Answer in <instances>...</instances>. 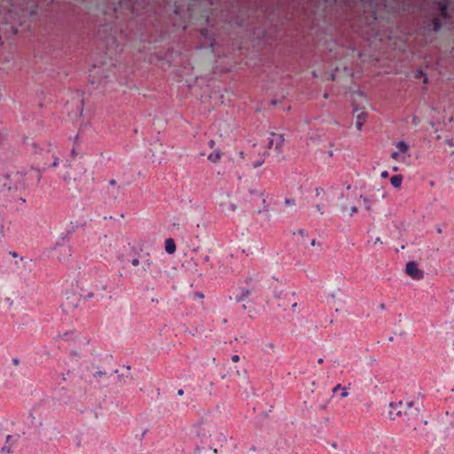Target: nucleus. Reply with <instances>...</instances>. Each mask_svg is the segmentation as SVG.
Returning a JSON list of instances; mask_svg holds the SVG:
<instances>
[{
  "mask_svg": "<svg viewBox=\"0 0 454 454\" xmlns=\"http://www.w3.org/2000/svg\"><path fill=\"white\" fill-rule=\"evenodd\" d=\"M4 226L2 224H0V229L3 230ZM3 237V231H0V239H2Z\"/></svg>",
  "mask_w": 454,
  "mask_h": 454,
  "instance_id": "37",
  "label": "nucleus"
},
{
  "mask_svg": "<svg viewBox=\"0 0 454 454\" xmlns=\"http://www.w3.org/2000/svg\"><path fill=\"white\" fill-rule=\"evenodd\" d=\"M311 246L315 247V246H320V243L317 242L316 239H312L311 240Z\"/></svg>",
  "mask_w": 454,
  "mask_h": 454,
  "instance_id": "30",
  "label": "nucleus"
},
{
  "mask_svg": "<svg viewBox=\"0 0 454 454\" xmlns=\"http://www.w3.org/2000/svg\"><path fill=\"white\" fill-rule=\"evenodd\" d=\"M285 204L286 206H294L295 205V200L294 199H286L285 200Z\"/></svg>",
  "mask_w": 454,
  "mask_h": 454,
  "instance_id": "18",
  "label": "nucleus"
},
{
  "mask_svg": "<svg viewBox=\"0 0 454 454\" xmlns=\"http://www.w3.org/2000/svg\"><path fill=\"white\" fill-rule=\"evenodd\" d=\"M395 146H396L397 152L403 155H405L409 150V145L403 141L398 142Z\"/></svg>",
  "mask_w": 454,
  "mask_h": 454,
  "instance_id": "11",
  "label": "nucleus"
},
{
  "mask_svg": "<svg viewBox=\"0 0 454 454\" xmlns=\"http://www.w3.org/2000/svg\"><path fill=\"white\" fill-rule=\"evenodd\" d=\"M64 180H65L67 184H69V183H70V181H71V177H70L69 176H64Z\"/></svg>",
  "mask_w": 454,
  "mask_h": 454,
  "instance_id": "29",
  "label": "nucleus"
},
{
  "mask_svg": "<svg viewBox=\"0 0 454 454\" xmlns=\"http://www.w3.org/2000/svg\"><path fill=\"white\" fill-rule=\"evenodd\" d=\"M267 154H268V153H267L266 152H264V153H263V155L261 157V159H260V160H256V161L253 164V167H254V168H258V167L262 166V165L264 163V161H265V157H266V155H267Z\"/></svg>",
  "mask_w": 454,
  "mask_h": 454,
  "instance_id": "16",
  "label": "nucleus"
},
{
  "mask_svg": "<svg viewBox=\"0 0 454 454\" xmlns=\"http://www.w3.org/2000/svg\"><path fill=\"white\" fill-rule=\"evenodd\" d=\"M357 213V207H352L350 209V215H353L354 214Z\"/></svg>",
  "mask_w": 454,
  "mask_h": 454,
  "instance_id": "24",
  "label": "nucleus"
},
{
  "mask_svg": "<svg viewBox=\"0 0 454 454\" xmlns=\"http://www.w3.org/2000/svg\"><path fill=\"white\" fill-rule=\"evenodd\" d=\"M12 364H13L15 366H17V365H19V364H20V360H19V359H17V358H13V359L12 360Z\"/></svg>",
  "mask_w": 454,
  "mask_h": 454,
  "instance_id": "26",
  "label": "nucleus"
},
{
  "mask_svg": "<svg viewBox=\"0 0 454 454\" xmlns=\"http://www.w3.org/2000/svg\"><path fill=\"white\" fill-rule=\"evenodd\" d=\"M393 170H394V171H397V170H398V168H397V167H394V168H393Z\"/></svg>",
  "mask_w": 454,
  "mask_h": 454,
  "instance_id": "46",
  "label": "nucleus"
},
{
  "mask_svg": "<svg viewBox=\"0 0 454 454\" xmlns=\"http://www.w3.org/2000/svg\"><path fill=\"white\" fill-rule=\"evenodd\" d=\"M332 446H333V448H336V447H337L336 442H333V443H332Z\"/></svg>",
  "mask_w": 454,
  "mask_h": 454,
  "instance_id": "44",
  "label": "nucleus"
},
{
  "mask_svg": "<svg viewBox=\"0 0 454 454\" xmlns=\"http://www.w3.org/2000/svg\"><path fill=\"white\" fill-rule=\"evenodd\" d=\"M239 157H240V159H241V160H244V159H245L244 152L240 151V152L239 153Z\"/></svg>",
  "mask_w": 454,
  "mask_h": 454,
  "instance_id": "33",
  "label": "nucleus"
},
{
  "mask_svg": "<svg viewBox=\"0 0 454 454\" xmlns=\"http://www.w3.org/2000/svg\"><path fill=\"white\" fill-rule=\"evenodd\" d=\"M228 210L231 212H235L237 210V206L234 203H231L229 205Z\"/></svg>",
  "mask_w": 454,
  "mask_h": 454,
  "instance_id": "19",
  "label": "nucleus"
},
{
  "mask_svg": "<svg viewBox=\"0 0 454 454\" xmlns=\"http://www.w3.org/2000/svg\"><path fill=\"white\" fill-rule=\"evenodd\" d=\"M20 439V435L8 434L4 445L1 449V452L11 454L12 453V448L16 445Z\"/></svg>",
  "mask_w": 454,
  "mask_h": 454,
  "instance_id": "6",
  "label": "nucleus"
},
{
  "mask_svg": "<svg viewBox=\"0 0 454 454\" xmlns=\"http://www.w3.org/2000/svg\"><path fill=\"white\" fill-rule=\"evenodd\" d=\"M92 72L94 73L93 75H95L97 74V67L96 66H94Z\"/></svg>",
  "mask_w": 454,
  "mask_h": 454,
  "instance_id": "40",
  "label": "nucleus"
},
{
  "mask_svg": "<svg viewBox=\"0 0 454 454\" xmlns=\"http://www.w3.org/2000/svg\"><path fill=\"white\" fill-rule=\"evenodd\" d=\"M438 17L433 18V29L437 32L441 26V20H446L448 16L447 9L449 6V0H437L435 2Z\"/></svg>",
  "mask_w": 454,
  "mask_h": 454,
  "instance_id": "2",
  "label": "nucleus"
},
{
  "mask_svg": "<svg viewBox=\"0 0 454 454\" xmlns=\"http://www.w3.org/2000/svg\"><path fill=\"white\" fill-rule=\"evenodd\" d=\"M315 208L319 212L320 215H323L325 213L323 205L317 204L315 206Z\"/></svg>",
  "mask_w": 454,
  "mask_h": 454,
  "instance_id": "17",
  "label": "nucleus"
},
{
  "mask_svg": "<svg viewBox=\"0 0 454 454\" xmlns=\"http://www.w3.org/2000/svg\"><path fill=\"white\" fill-rule=\"evenodd\" d=\"M419 408L414 405L411 401L398 403H390L388 408V417L391 419L401 418L408 427H413L416 429L414 421L419 419Z\"/></svg>",
  "mask_w": 454,
  "mask_h": 454,
  "instance_id": "1",
  "label": "nucleus"
},
{
  "mask_svg": "<svg viewBox=\"0 0 454 454\" xmlns=\"http://www.w3.org/2000/svg\"><path fill=\"white\" fill-rule=\"evenodd\" d=\"M403 182L402 175H395L390 178V183L395 188H400Z\"/></svg>",
  "mask_w": 454,
  "mask_h": 454,
  "instance_id": "9",
  "label": "nucleus"
},
{
  "mask_svg": "<svg viewBox=\"0 0 454 454\" xmlns=\"http://www.w3.org/2000/svg\"><path fill=\"white\" fill-rule=\"evenodd\" d=\"M177 394H178V395H184V390L183 389H179Z\"/></svg>",
  "mask_w": 454,
  "mask_h": 454,
  "instance_id": "39",
  "label": "nucleus"
},
{
  "mask_svg": "<svg viewBox=\"0 0 454 454\" xmlns=\"http://www.w3.org/2000/svg\"><path fill=\"white\" fill-rule=\"evenodd\" d=\"M323 361H324V360H323V358H319V359L317 360V363H318V364H322V363H323Z\"/></svg>",
  "mask_w": 454,
  "mask_h": 454,
  "instance_id": "43",
  "label": "nucleus"
},
{
  "mask_svg": "<svg viewBox=\"0 0 454 454\" xmlns=\"http://www.w3.org/2000/svg\"><path fill=\"white\" fill-rule=\"evenodd\" d=\"M165 250L168 254H171L176 251V244L172 239H168L165 241Z\"/></svg>",
  "mask_w": 454,
  "mask_h": 454,
  "instance_id": "8",
  "label": "nucleus"
},
{
  "mask_svg": "<svg viewBox=\"0 0 454 454\" xmlns=\"http://www.w3.org/2000/svg\"><path fill=\"white\" fill-rule=\"evenodd\" d=\"M222 157V154L219 151H215L213 153H211L209 155H208V160L211 161V162H217Z\"/></svg>",
  "mask_w": 454,
  "mask_h": 454,
  "instance_id": "13",
  "label": "nucleus"
},
{
  "mask_svg": "<svg viewBox=\"0 0 454 454\" xmlns=\"http://www.w3.org/2000/svg\"><path fill=\"white\" fill-rule=\"evenodd\" d=\"M328 153H329V156H330V157H332V156L333 155V152H332V151H330Z\"/></svg>",
  "mask_w": 454,
  "mask_h": 454,
  "instance_id": "45",
  "label": "nucleus"
},
{
  "mask_svg": "<svg viewBox=\"0 0 454 454\" xmlns=\"http://www.w3.org/2000/svg\"><path fill=\"white\" fill-rule=\"evenodd\" d=\"M412 123H413V124H415V125H417V124H418V121H417V119H416V118H413V120H412Z\"/></svg>",
  "mask_w": 454,
  "mask_h": 454,
  "instance_id": "41",
  "label": "nucleus"
},
{
  "mask_svg": "<svg viewBox=\"0 0 454 454\" xmlns=\"http://www.w3.org/2000/svg\"><path fill=\"white\" fill-rule=\"evenodd\" d=\"M54 254L59 261L67 260L71 256V247L68 245H58L54 248Z\"/></svg>",
  "mask_w": 454,
  "mask_h": 454,
  "instance_id": "5",
  "label": "nucleus"
},
{
  "mask_svg": "<svg viewBox=\"0 0 454 454\" xmlns=\"http://www.w3.org/2000/svg\"><path fill=\"white\" fill-rule=\"evenodd\" d=\"M378 242L382 243V242L380 241V238H377V239H376V240H375V243H378Z\"/></svg>",
  "mask_w": 454,
  "mask_h": 454,
  "instance_id": "42",
  "label": "nucleus"
},
{
  "mask_svg": "<svg viewBox=\"0 0 454 454\" xmlns=\"http://www.w3.org/2000/svg\"><path fill=\"white\" fill-rule=\"evenodd\" d=\"M341 386L340 385H337L336 387H333V392L336 393L338 390L341 389Z\"/></svg>",
  "mask_w": 454,
  "mask_h": 454,
  "instance_id": "31",
  "label": "nucleus"
},
{
  "mask_svg": "<svg viewBox=\"0 0 454 454\" xmlns=\"http://www.w3.org/2000/svg\"><path fill=\"white\" fill-rule=\"evenodd\" d=\"M364 115L365 114L364 112L358 114L356 115V126L358 130H360L362 129V126L364 124Z\"/></svg>",
  "mask_w": 454,
  "mask_h": 454,
  "instance_id": "14",
  "label": "nucleus"
},
{
  "mask_svg": "<svg viewBox=\"0 0 454 454\" xmlns=\"http://www.w3.org/2000/svg\"><path fill=\"white\" fill-rule=\"evenodd\" d=\"M381 178H387L388 176V172L387 170H384L380 174Z\"/></svg>",
  "mask_w": 454,
  "mask_h": 454,
  "instance_id": "23",
  "label": "nucleus"
},
{
  "mask_svg": "<svg viewBox=\"0 0 454 454\" xmlns=\"http://www.w3.org/2000/svg\"><path fill=\"white\" fill-rule=\"evenodd\" d=\"M405 272L413 279L419 280L424 277V273L419 269L418 265L414 262H409L406 264Z\"/></svg>",
  "mask_w": 454,
  "mask_h": 454,
  "instance_id": "4",
  "label": "nucleus"
},
{
  "mask_svg": "<svg viewBox=\"0 0 454 454\" xmlns=\"http://www.w3.org/2000/svg\"><path fill=\"white\" fill-rule=\"evenodd\" d=\"M299 234H301V236H304L305 235V231L301 229L298 231Z\"/></svg>",
  "mask_w": 454,
  "mask_h": 454,
  "instance_id": "35",
  "label": "nucleus"
},
{
  "mask_svg": "<svg viewBox=\"0 0 454 454\" xmlns=\"http://www.w3.org/2000/svg\"><path fill=\"white\" fill-rule=\"evenodd\" d=\"M131 264H132L133 266H138V265H139V260H138L137 258H134V259H132V261H131Z\"/></svg>",
  "mask_w": 454,
  "mask_h": 454,
  "instance_id": "22",
  "label": "nucleus"
},
{
  "mask_svg": "<svg viewBox=\"0 0 454 454\" xmlns=\"http://www.w3.org/2000/svg\"><path fill=\"white\" fill-rule=\"evenodd\" d=\"M315 192H316V195L319 196L323 192V189L322 188H316Z\"/></svg>",
  "mask_w": 454,
  "mask_h": 454,
  "instance_id": "25",
  "label": "nucleus"
},
{
  "mask_svg": "<svg viewBox=\"0 0 454 454\" xmlns=\"http://www.w3.org/2000/svg\"><path fill=\"white\" fill-rule=\"evenodd\" d=\"M348 395V393L347 389H346V388H344V387H343V388H341V394H340V396H341L342 398H345V397H347Z\"/></svg>",
  "mask_w": 454,
  "mask_h": 454,
  "instance_id": "20",
  "label": "nucleus"
},
{
  "mask_svg": "<svg viewBox=\"0 0 454 454\" xmlns=\"http://www.w3.org/2000/svg\"><path fill=\"white\" fill-rule=\"evenodd\" d=\"M57 166H59V160H58V159H56V160H54V162L52 163V167H54V168H55V167H57Z\"/></svg>",
  "mask_w": 454,
  "mask_h": 454,
  "instance_id": "34",
  "label": "nucleus"
},
{
  "mask_svg": "<svg viewBox=\"0 0 454 454\" xmlns=\"http://www.w3.org/2000/svg\"><path fill=\"white\" fill-rule=\"evenodd\" d=\"M116 184V181L114 179H112L109 181L110 185H114Z\"/></svg>",
  "mask_w": 454,
  "mask_h": 454,
  "instance_id": "36",
  "label": "nucleus"
},
{
  "mask_svg": "<svg viewBox=\"0 0 454 454\" xmlns=\"http://www.w3.org/2000/svg\"><path fill=\"white\" fill-rule=\"evenodd\" d=\"M105 374H106L105 372H101V371H98V372H95L94 376H99V377H101V376H103V375H105Z\"/></svg>",
  "mask_w": 454,
  "mask_h": 454,
  "instance_id": "27",
  "label": "nucleus"
},
{
  "mask_svg": "<svg viewBox=\"0 0 454 454\" xmlns=\"http://www.w3.org/2000/svg\"><path fill=\"white\" fill-rule=\"evenodd\" d=\"M424 75L423 72L422 71H418L417 74H416V78H420Z\"/></svg>",
  "mask_w": 454,
  "mask_h": 454,
  "instance_id": "28",
  "label": "nucleus"
},
{
  "mask_svg": "<svg viewBox=\"0 0 454 454\" xmlns=\"http://www.w3.org/2000/svg\"><path fill=\"white\" fill-rule=\"evenodd\" d=\"M407 157H409V155H407V156L406 155H403L400 153H398L397 151L392 153V154H391V158L393 160H397V161H404Z\"/></svg>",
  "mask_w": 454,
  "mask_h": 454,
  "instance_id": "15",
  "label": "nucleus"
},
{
  "mask_svg": "<svg viewBox=\"0 0 454 454\" xmlns=\"http://www.w3.org/2000/svg\"><path fill=\"white\" fill-rule=\"evenodd\" d=\"M271 137L269 138L268 147L271 148L275 145L277 151L280 152V148L284 143V137L280 134L272 133Z\"/></svg>",
  "mask_w": 454,
  "mask_h": 454,
  "instance_id": "7",
  "label": "nucleus"
},
{
  "mask_svg": "<svg viewBox=\"0 0 454 454\" xmlns=\"http://www.w3.org/2000/svg\"><path fill=\"white\" fill-rule=\"evenodd\" d=\"M239 359H240V358H239V356H238V355H233V356H231V361H232V362H234V363L239 362Z\"/></svg>",
  "mask_w": 454,
  "mask_h": 454,
  "instance_id": "21",
  "label": "nucleus"
},
{
  "mask_svg": "<svg viewBox=\"0 0 454 454\" xmlns=\"http://www.w3.org/2000/svg\"><path fill=\"white\" fill-rule=\"evenodd\" d=\"M152 264H153V262L149 258L145 259L143 262V266H142L141 270H138V273L141 275L145 272H147L148 270H150Z\"/></svg>",
  "mask_w": 454,
  "mask_h": 454,
  "instance_id": "12",
  "label": "nucleus"
},
{
  "mask_svg": "<svg viewBox=\"0 0 454 454\" xmlns=\"http://www.w3.org/2000/svg\"><path fill=\"white\" fill-rule=\"evenodd\" d=\"M208 145H209V147L213 148L214 145H215V141L214 140H210L209 143H208Z\"/></svg>",
  "mask_w": 454,
  "mask_h": 454,
  "instance_id": "32",
  "label": "nucleus"
},
{
  "mask_svg": "<svg viewBox=\"0 0 454 454\" xmlns=\"http://www.w3.org/2000/svg\"><path fill=\"white\" fill-rule=\"evenodd\" d=\"M250 294V290L247 288H241L239 294L236 295L235 300L239 302L244 301Z\"/></svg>",
  "mask_w": 454,
  "mask_h": 454,
  "instance_id": "10",
  "label": "nucleus"
},
{
  "mask_svg": "<svg viewBox=\"0 0 454 454\" xmlns=\"http://www.w3.org/2000/svg\"><path fill=\"white\" fill-rule=\"evenodd\" d=\"M72 154H73V155H74V154H75V151H74V149H73V150H72Z\"/></svg>",
  "mask_w": 454,
  "mask_h": 454,
  "instance_id": "47",
  "label": "nucleus"
},
{
  "mask_svg": "<svg viewBox=\"0 0 454 454\" xmlns=\"http://www.w3.org/2000/svg\"><path fill=\"white\" fill-rule=\"evenodd\" d=\"M194 433L199 436L201 441L208 438L210 434V426L207 423L200 422L193 426Z\"/></svg>",
  "mask_w": 454,
  "mask_h": 454,
  "instance_id": "3",
  "label": "nucleus"
},
{
  "mask_svg": "<svg viewBox=\"0 0 454 454\" xmlns=\"http://www.w3.org/2000/svg\"><path fill=\"white\" fill-rule=\"evenodd\" d=\"M249 192H250V194H251V195H253V194L257 193V191H256V190H252V189H251V190H249Z\"/></svg>",
  "mask_w": 454,
  "mask_h": 454,
  "instance_id": "38",
  "label": "nucleus"
}]
</instances>
